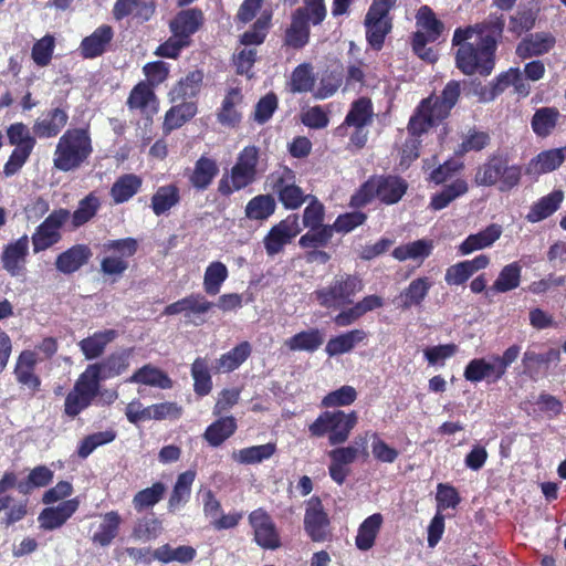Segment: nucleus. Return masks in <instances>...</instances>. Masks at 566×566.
I'll list each match as a JSON object with an SVG mask.
<instances>
[{"mask_svg":"<svg viewBox=\"0 0 566 566\" xmlns=\"http://www.w3.org/2000/svg\"><path fill=\"white\" fill-rule=\"evenodd\" d=\"M472 31L473 28H457L453 32L452 45L458 46L455 66L464 75L488 76L495 66V42L491 38L481 40L479 36L471 42Z\"/></svg>","mask_w":566,"mask_h":566,"instance_id":"f257e3e1","label":"nucleus"},{"mask_svg":"<svg viewBox=\"0 0 566 566\" xmlns=\"http://www.w3.org/2000/svg\"><path fill=\"white\" fill-rule=\"evenodd\" d=\"M461 96V83L449 81L440 95L431 94L421 99L408 123V132L413 137H420L430 128L439 125L449 117L452 108Z\"/></svg>","mask_w":566,"mask_h":566,"instance_id":"f03ea898","label":"nucleus"},{"mask_svg":"<svg viewBox=\"0 0 566 566\" xmlns=\"http://www.w3.org/2000/svg\"><path fill=\"white\" fill-rule=\"evenodd\" d=\"M357 421L358 416L355 411H324L310 424L308 431L311 436L317 438L327 436L329 444L337 446L347 441Z\"/></svg>","mask_w":566,"mask_h":566,"instance_id":"7ed1b4c3","label":"nucleus"},{"mask_svg":"<svg viewBox=\"0 0 566 566\" xmlns=\"http://www.w3.org/2000/svg\"><path fill=\"white\" fill-rule=\"evenodd\" d=\"M398 0H373L364 19L366 41L368 45L380 51L387 35L394 27L390 11L396 8Z\"/></svg>","mask_w":566,"mask_h":566,"instance_id":"20e7f679","label":"nucleus"},{"mask_svg":"<svg viewBox=\"0 0 566 566\" xmlns=\"http://www.w3.org/2000/svg\"><path fill=\"white\" fill-rule=\"evenodd\" d=\"M407 190L405 180L398 177H373L367 180L352 196L350 205L353 207H363L369 203L374 198L391 205L398 202Z\"/></svg>","mask_w":566,"mask_h":566,"instance_id":"39448f33","label":"nucleus"},{"mask_svg":"<svg viewBox=\"0 0 566 566\" xmlns=\"http://www.w3.org/2000/svg\"><path fill=\"white\" fill-rule=\"evenodd\" d=\"M417 24L423 31H417L412 35V50L422 60L434 62L437 55L431 48H427L429 42H436L444 31V24L439 20L433 10L424 4L417 12Z\"/></svg>","mask_w":566,"mask_h":566,"instance_id":"423d86ee","label":"nucleus"},{"mask_svg":"<svg viewBox=\"0 0 566 566\" xmlns=\"http://www.w3.org/2000/svg\"><path fill=\"white\" fill-rule=\"evenodd\" d=\"M521 179V168L518 166H510L501 156L490 158L484 165L479 167L475 174V182L479 186H494L499 185L500 191H509Z\"/></svg>","mask_w":566,"mask_h":566,"instance_id":"0eeeda50","label":"nucleus"},{"mask_svg":"<svg viewBox=\"0 0 566 566\" xmlns=\"http://www.w3.org/2000/svg\"><path fill=\"white\" fill-rule=\"evenodd\" d=\"M99 384L97 382V368L87 366L76 379L73 389L67 394L64 401V412L75 418L83 410L88 408L97 396Z\"/></svg>","mask_w":566,"mask_h":566,"instance_id":"6e6552de","label":"nucleus"},{"mask_svg":"<svg viewBox=\"0 0 566 566\" xmlns=\"http://www.w3.org/2000/svg\"><path fill=\"white\" fill-rule=\"evenodd\" d=\"M258 150L254 146H247L232 167L230 175L223 176L219 182V191L222 195H231L252 184L255 179Z\"/></svg>","mask_w":566,"mask_h":566,"instance_id":"1a4fd4ad","label":"nucleus"},{"mask_svg":"<svg viewBox=\"0 0 566 566\" xmlns=\"http://www.w3.org/2000/svg\"><path fill=\"white\" fill-rule=\"evenodd\" d=\"M360 287L356 277L337 275L328 287L317 290L313 295L322 306L336 308L352 303V297Z\"/></svg>","mask_w":566,"mask_h":566,"instance_id":"9d476101","label":"nucleus"},{"mask_svg":"<svg viewBox=\"0 0 566 566\" xmlns=\"http://www.w3.org/2000/svg\"><path fill=\"white\" fill-rule=\"evenodd\" d=\"M269 182L285 208L296 209L305 201V195L295 182V174L289 167L282 166L272 172Z\"/></svg>","mask_w":566,"mask_h":566,"instance_id":"9b49d317","label":"nucleus"},{"mask_svg":"<svg viewBox=\"0 0 566 566\" xmlns=\"http://www.w3.org/2000/svg\"><path fill=\"white\" fill-rule=\"evenodd\" d=\"M373 116L374 108L370 98L359 97L352 103L344 123L337 127L336 132L339 136H344V130L353 128L350 142H365L367 136H360V134L367 125L371 124Z\"/></svg>","mask_w":566,"mask_h":566,"instance_id":"f8f14e48","label":"nucleus"},{"mask_svg":"<svg viewBox=\"0 0 566 566\" xmlns=\"http://www.w3.org/2000/svg\"><path fill=\"white\" fill-rule=\"evenodd\" d=\"M301 230L298 217L296 214L290 216L272 227L263 239L268 255L273 256L280 253L284 247L301 232Z\"/></svg>","mask_w":566,"mask_h":566,"instance_id":"ddd939ff","label":"nucleus"},{"mask_svg":"<svg viewBox=\"0 0 566 566\" xmlns=\"http://www.w3.org/2000/svg\"><path fill=\"white\" fill-rule=\"evenodd\" d=\"M249 523L253 530L255 543L265 549L280 547V535L271 516L263 510L256 509L249 514Z\"/></svg>","mask_w":566,"mask_h":566,"instance_id":"4468645a","label":"nucleus"},{"mask_svg":"<svg viewBox=\"0 0 566 566\" xmlns=\"http://www.w3.org/2000/svg\"><path fill=\"white\" fill-rule=\"evenodd\" d=\"M70 218L66 209L53 211L36 229L32 237L34 252L43 251L56 243L61 226Z\"/></svg>","mask_w":566,"mask_h":566,"instance_id":"2eb2a0df","label":"nucleus"},{"mask_svg":"<svg viewBox=\"0 0 566 566\" xmlns=\"http://www.w3.org/2000/svg\"><path fill=\"white\" fill-rule=\"evenodd\" d=\"M304 528L314 542H325L329 537V520L317 497H312L307 502Z\"/></svg>","mask_w":566,"mask_h":566,"instance_id":"dca6fc26","label":"nucleus"},{"mask_svg":"<svg viewBox=\"0 0 566 566\" xmlns=\"http://www.w3.org/2000/svg\"><path fill=\"white\" fill-rule=\"evenodd\" d=\"M126 105L130 112H138L151 119L158 112L159 101L149 83L138 82L130 91Z\"/></svg>","mask_w":566,"mask_h":566,"instance_id":"f3484780","label":"nucleus"},{"mask_svg":"<svg viewBox=\"0 0 566 566\" xmlns=\"http://www.w3.org/2000/svg\"><path fill=\"white\" fill-rule=\"evenodd\" d=\"M205 23V14L199 8L184 9L169 21L171 34L191 42V36Z\"/></svg>","mask_w":566,"mask_h":566,"instance_id":"a211bd4d","label":"nucleus"},{"mask_svg":"<svg viewBox=\"0 0 566 566\" xmlns=\"http://www.w3.org/2000/svg\"><path fill=\"white\" fill-rule=\"evenodd\" d=\"M28 254L29 239L27 235H23L3 249L1 254L3 269L11 276L24 275Z\"/></svg>","mask_w":566,"mask_h":566,"instance_id":"6ab92c4d","label":"nucleus"},{"mask_svg":"<svg viewBox=\"0 0 566 566\" xmlns=\"http://www.w3.org/2000/svg\"><path fill=\"white\" fill-rule=\"evenodd\" d=\"M556 44L553 33L539 31L525 35L516 45L515 53L521 60L542 56L548 53Z\"/></svg>","mask_w":566,"mask_h":566,"instance_id":"aec40b11","label":"nucleus"},{"mask_svg":"<svg viewBox=\"0 0 566 566\" xmlns=\"http://www.w3.org/2000/svg\"><path fill=\"white\" fill-rule=\"evenodd\" d=\"M92 153L91 144H57L54 166L62 171L78 167Z\"/></svg>","mask_w":566,"mask_h":566,"instance_id":"412c9836","label":"nucleus"},{"mask_svg":"<svg viewBox=\"0 0 566 566\" xmlns=\"http://www.w3.org/2000/svg\"><path fill=\"white\" fill-rule=\"evenodd\" d=\"M69 114L65 108L55 107L38 118L32 127L35 137L41 139L54 138L65 127Z\"/></svg>","mask_w":566,"mask_h":566,"instance_id":"4be33fe9","label":"nucleus"},{"mask_svg":"<svg viewBox=\"0 0 566 566\" xmlns=\"http://www.w3.org/2000/svg\"><path fill=\"white\" fill-rule=\"evenodd\" d=\"M114 38V30L108 24H102L85 36L80 44V53L84 59H95L103 55Z\"/></svg>","mask_w":566,"mask_h":566,"instance_id":"5701e85b","label":"nucleus"},{"mask_svg":"<svg viewBox=\"0 0 566 566\" xmlns=\"http://www.w3.org/2000/svg\"><path fill=\"white\" fill-rule=\"evenodd\" d=\"M133 352V348H122L108 355L101 363L91 364L90 366L97 368V382L99 384L102 379L114 378L125 373L130 365Z\"/></svg>","mask_w":566,"mask_h":566,"instance_id":"b1692460","label":"nucleus"},{"mask_svg":"<svg viewBox=\"0 0 566 566\" xmlns=\"http://www.w3.org/2000/svg\"><path fill=\"white\" fill-rule=\"evenodd\" d=\"M539 12L541 6L537 0L521 3L516 12L510 17L509 31L517 36L531 31L536 24Z\"/></svg>","mask_w":566,"mask_h":566,"instance_id":"393cba45","label":"nucleus"},{"mask_svg":"<svg viewBox=\"0 0 566 566\" xmlns=\"http://www.w3.org/2000/svg\"><path fill=\"white\" fill-rule=\"evenodd\" d=\"M120 524L122 516L117 511H109L99 515V522L91 525L93 531L92 542L101 547L109 546L118 535Z\"/></svg>","mask_w":566,"mask_h":566,"instance_id":"a878e982","label":"nucleus"},{"mask_svg":"<svg viewBox=\"0 0 566 566\" xmlns=\"http://www.w3.org/2000/svg\"><path fill=\"white\" fill-rule=\"evenodd\" d=\"M312 23L291 13L290 24L285 28L282 35V46L292 50H302L311 39Z\"/></svg>","mask_w":566,"mask_h":566,"instance_id":"bb28decb","label":"nucleus"},{"mask_svg":"<svg viewBox=\"0 0 566 566\" xmlns=\"http://www.w3.org/2000/svg\"><path fill=\"white\" fill-rule=\"evenodd\" d=\"M502 234V227L493 223L478 233L470 234L459 247L461 255H469L475 251L483 250L493 245Z\"/></svg>","mask_w":566,"mask_h":566,"instance_id":"cd10ccee","label":"nucleus"},{"mask_svg":"<svg viewBox=\"0 0 566 566\" xmlns=\"http://www.w3.org/2000/svg\"><path fill=\"white\" fill-rule=\"evenodd\" d=\"M76 499L67 500L57 506L44 509L39 515V522L44 530H55L62 526L77 510Z\"/></svg>","mask_w":566,"mask_h":566,"instance_id":"c85d7f7f","label":"nucleus"},{"mask_svg":"<svg viewBox=\"0 0 566 566\" xmlns=\"http://www.w3.org/2000/svg\"><path fill=\"white\" fill-rule=\"evenodd\" d=\"M198 112L196 102H179L171 106L165 114L163 123V132L165 135L170 134L182 127L186 123L191 120Z\"/></svg>","mask_w":566,"mask_h":566,"instance_id":"c756f323","label":"nucleus"},{"mask_svg":"<svg viewBox=\"0 0 566 566\" xmlns=\"http://www.w3.org/2000/svg\"><path fill=\"white\" fill-rule=\"evenodd\" d=\"M502 377L494 356H491L489 359H472L464 369V378L471 382H479L484 379L497 381Z\"/></svg>","mask_w":566,"mask_h":566,"instance_id":"7c9ffc66","label":"nucleus"},{"mask_svg":"<svg viewBox=\"0 0 566 566\" xmlns=\"http://www.w3.org/2000/svg\"><path fill=\"white\" fill-rule=\"evenodd\" d=\"M366 338L367 333L363 329H352L342 333L328 339L325 346V353L329 357L347 354Z\"/></svg>","mask_w":566,"mask_h":566,"instance_id":"2f4dec72","label":"nucleus"},{"mask_svg":"<svg viewBox=\"0 0 566 566\" xmlns=\"http://www.w3.org/2000/svg\"><path fill=\"white\" fill-rule=\"evenodd\" d=\"M91 256L92 252L87 245L76 244L56 258L55 266L57 271L71 274L87 263Z\"/></svg>","mask_w":566,"mask_h":566,"instance_id":"473e14b6","label":"nucleus"},{"mask_svg":"<svg viewBox=\"0 0 566 566\" xmlns=\"http://www.w3.org/2000/svg\"><path fill=\"white\" fill-rule=\"evenodd\" d=\"M203 81V73L199 70L189 72L185 77L180 78L169 92L171 103L188 102L200 92Z\"/></svg>","mask_w":566,"mask_h":566,"instance_id":"72a5a7b5","label":"nucleus"},{"mask_svg":"<svg viewBox=\"0 0 566 566\" xmlns=\"http://www.w3.org/2000/svg\"><path fill=\"white\" fill-rule=\"evenodd\" d=\"M130 384H139L160 389H169L172 387V380L169 376L158 367L147 364L137 369L128 379Z\"/></svg>","mask_w":566,"mask_h":566,"instance_id":"f704fd0d","label":"nucleus"},{"mask_svg":"<svg viewBox=\"0 0 566 566\" xmlns=\"http://www.w3.org/2000/svg\"><path fill=\"white\" fill-rule=\"evenodd\" d=\"M566 159V146L537 155L526 167V174L538 176L555 170Z\"/></svg>","mask_w":566,"mask_h":566,"instance_id":"c9c22d12","label":"nucleus"},{"mask_svg":"<svg viewBox=\"0 0 566 566\" xmlns=\"http://www.w3.org/2000/svg\"><path fill=\"white\" fill-rule=\"evenodd\" d=\"M433 241L420 239L401 244L392 251V256L400 261L412 260L421 264L433 251Z\"/></svg>","mask_w":566,"mask_h":566,"instance_id":"e433bc0d","label":"nucleus"},{"mask_svg":"<svg viewBox=\"0 0 566 566\" xmlns=\"http://www.w3.org/2000/svg\"><path fill=\"white\" fill-rule=\"evenodd\" d=\"M382 523L384 517L380 513H374L361 522L355 537V545L359 551L373 548Z\"/></svg>","mask_w":566,"mask_h":566,"instance_id":"4c0bfd02","label":"nucleus"},{"mask_svg":"<svg viewBox=\"0 0 566 566\" xmlns=\"http://www.w3.org/2000/svg\"><path fill=\"white\" fill-rule=\"evenodd\" d=\"M135 12V17L148 21L155 13V6L143 0H116L112 10L115 20L120 21Z\"/></svg>","mask_w":566,"mask_h":566,"instance_id":"58836bf2","label":"nucleus"},{"mask_svg":"<svg viewBox=\"0 0 566 566\" xmlns=\"http://www.w3.org/2000/svg\"><path fill=\"white\" fill-rule=\"evenodd\" d=\"M432 281L427 276H421L412 280L409 285L400 293L398 300L399 306L407 310L412 306H419L427 297Z\"/></svg>","mask_w":566,"mask_h":566,"instance_id":"ea45409f","label":"nucleus"},{"mask_svg":"<svg viewBox=\"0 0 566 566\" xmlns=\"http://www.w3.org/2000/svg\"><path fill=\"white\" fill-rule=\"evenodd\" d=\"M323 343V333L318 328H308L285 339L284 346L291 352L314 353Z\"/></svg>","mask_w":566,"mask_h":566,"instance_id":"a19ab883","label":"nucleus"},{"mask_svg":"<svg viewBox=\"0 0 566 566\" xmlns=\"http://www.w3.org/2000/svg\"><path fill=\"white\" fill-rule=\"evenodd\" d=\"M116 336L117 333L114 329L97 332L82 339L78 346L86 359H95L103 354L106 346L113 342Z\"/></svg>","mask_w":566,"mask_h":566,"instance_id":"79ce46f5","label":"nucleus"},{"mask_svg":"<svg viewBox=\"0 0 566 566\" xmlns=\"http://www.w3.org/2000/svg\"><path fill=\"white\" fill-rule=\"evenodd\" d=\"M560 117L556 107L537 108L532 117L531 126L533 132L541 138H546L552 134Z\"/></svg>","mask_w":566,"mask_h":566,"instance_id":"37998d69","label":"nucleus"},{"mask_svg":"<svg viewBox=\"0 0 566 566\" xmlns=\"http://www.w3.org/2000/svg\"><path fill=\"white\" fill-rule=\"evenodd\" d=\"M243 101V95L239 87L230 88L222 102V106L218 113V119L221 124L234 127L241 122V114L237 111V106Z\"/></svg>","mask_w":566,"mask_h":566,"instance_id":"c03bdc74","label":"nucleus"},{"mask_svg":"<svg viewBox=\"0 0 566 566\" xmlns=\"http://www.w3.org/2000/svg\"><path fill=\"white\" fill-rule=\"evenodd\" d=\"M153 556L156 560L163 564H169L172 562L188 564L196 558L197 551L189 545H180L178 547H172L169 544H165L157 547L154 551Z\"/></svg>","mask_w":566,"mask_h":566,"instance_id":"a18cd8bd","label":"nucleus"},{"mask_svg":"<svg viewBox=\"0 0 566 566\" xmlns=\"http://www.w3.org/2000/svg\"><path fill=\"white\" fill-rule=\"evenodd\" d=\"M252 348L249 342H242L216 361V370L231 373L238 369L251 355Z\"/></svg>","mask_w":566,"mask_h":566,"instance_id":"49530a36","label":"nucleus"},{"mask_svg":"<svg viewBox=\"0 0 566 566\" xmlns=\"http://www.w3.org/2000/svg\"><path fill=\"white\" fill-rule=\"evenodd\" d=\"M564 199L562 190H555L547 196L541 198L534 203L526 218L530 222H538L553 214L560 206Z\"/></svg>","mask_w":566,"mask_h":566,"instance_id":"de8ad7c7","label":"nucleus"},{"mask_svg":"<svg viewBox=\"0 0 566 566\" xmlns=\"http://www.w3.org/2000/svg\"><path fill=\"white\" fill-rule=\"evenodd\" d=\"M218 171L217 163L211 158L202 156L195 165L190 182L197 190H205L210 186Z\"/></svg>","mask_w":566,"mask_h":566,"instance_id":"09e8293b","label":"nucleus"},{"mask_svg":"<svg viewBox=\"0 0 566 566\" xmlns=\"http://www.w3.org/2000/svg\"><path fill=\"white\" fill-rule=\"evenodd\" d=\"M522 266L517 262L505 265L490 287V292L506 293L520 286Z\"/></svg>","mask_w":566,"mask_h":566,"instance_id":"8fccbe9b","label":"nucleus"},{"mask_svg":"<svg viewBox=\"0 0 566 566\" xmlns=\"http://www.w3.org/2000/svg\"><path fill=\"white\" fill-rule=\"evenodd\" d=\"M195 479L196 472L193 470H188L178 475L168 501V509L170 511H175L188 502Z\"/></svg>","mask_w":566,"mask_h":566,"instance_id":"3c124183","label":"nucleus"},{"mask_svg":"<svg viewBox=\"0 0 566 566\" xmlns=\"http://www.w3.org/2000/svg\"><path fill=\"white\" fill-rule=\"evenodd\" d=\"M142 186V179L134 174L120 176L112 186L111 196L115 203L128 201Z\"/></svg>","mask_w":566,"mask_h":566,"instance_id":"603ef678","label":"nucleus"},{"mask_svg":"<svg viewBox=\"0 0 566 566\" xmlns=\"http://www.w3.org/2000/svg\"><path fill=\"white\" fill-rule=\"evenodd\" d=\"M271 25L272 13L270 11H264L251 28L240 36V42L247 46L262 44L266 39Z\"/></svg>","mask_w":566,"mask_h":566,"instance_id":"864d4df0","label":"nucleus"},{"mask_svg":"<svg viewBox=\"0 0 566 566\" xmlns=\"http://www.w3.org/2000/svg\"><path fill=\"white\" fill-rule=\"evenodd\" d=\"M275 452L274 443L243 448L232 453V459L241 464H256L270 459Z\"/></svg>","mask_w":566,"mask_h":566,"instance_id":"5fc2aeb1","label":"nucleus"},{"mask_svg":"<svg viewBox=\"0 0 566 566\" xmlns=\"http://www.w3.org/2000/svg\"><path fill=\"white\" fill-rule=\"evenodd\" d=\"M191 377L193 379V390L198 396H207L212 389V378L209 364L206 358L198 357L191 365Z\"/></svg>","mask_w":566,"mask_h":566,"instance_id":"6e6d98bb","label":"nucleus"},{"mask_svg":"<svg viewBox=\"0 0 566 566\" xmlns=\"http://www.w3.org/2000/svg\"><path fill=\"white\" fill-rule=\"evenodd\" d=\"M237 429L235 419L231 416L223 417L211 423L206 432L205 439L212 446L218 447L230 436L234 433Z\"/></svg>","mask_w":566,"mask_h":566,"instance_id":"4d7b16f0","label":"nucleus"},{"mask_svg":"<svg viewBox=\"0 0 566 566\" xmlns=\"http://www.w3.org/2000/svg\"><path fill=\"white\" fill-rule=\"evenodd\" d=\"M505 27V20L502 14H490L489 19L474 25H468L467 28H473L472 34L479 36L481 40L491 38L495 42V49H497V41L502 38Z\"/></svg>","mask_w":566,"mask_h":566,"instance_id":"13d9d810","label":"nucleus"},{"mask_svg":"<svg viewBox=\"0 0 566 566\" xmlns=\"http://www.w3.org/2000/svg\"><path fill=\"white\" fill-rule=\"evenodd\" d=\"M179 189L175 185L159 187L151 197V208L156 216L164 214L179 202Z\"/></svg>","mask_w":566,"mask_h":566,"instance_id":"bf43d9fd","label":"nucleus"},{"mask_svg":"<svg viewBox=\"0 0 566 566\" xmlns=\"http://www.w3.org/2000/svg\"><path fill=\"white\" fill-rule=\"evenodd\" d=\"M293 14L312 23L313 27L321 25L327 17L325 0H303V6L296 8Z\"/></svg>","mask_w":566,"mask_h":566,"instance_id":"052dcab7","label":"nucleus"},{"mask_svg":"<svg viewBox=\"0 0 566 566\" xmlns=\"http://www.w3.org/2000/svg\"><path fill=\"white\" fill-rule=\"evenodd\" d=\"M275 210V201L270 195H259L245 206V217L250 220H265Z\"/></svg>","mask_w":566,"mask_h":566,"instance_id":"680f3d73","label":"nucleus"},{"mask_svg":"<svg viewBox=\"0 0 566 566\" xmlns=\"http://www.w3.org/2000/svg\"><path fill=\"white\" fill-rule=\"evenodd\" d=\"M468 191V182L464 179L458 178L450 185L446 186L441 192L434 195L431 199V208L441 210L446 208L451 201L464 195Z\"/></svg>","mask_w":566,"mask_h":566,"instance_id":"e2e57ef3","label":"nucleus"},{"mask_svg":"<svg viewBox=\"0 0 566 566\" xmlns=\"http://www.w3.org/2000/svg\"><path fill=\"white\" fill-rule=\"evenodd\" d=\"M227 266L219 261L208 265L203 276V289L209 295H217L228 277Z\"/></svg>","mask_w":566,"mask_h":566,"instance_id":"0e129e2a","label":"nucleus"},{"mask_svg":"<svg viewBox=\"0 0 566 566\" xmlns=\"http://www.w3.org/2000/svg\"><path fill=\"white\" fill-rule=\"evenodd\" d=\"M54 49L55 38L48 33L34 42L31 49V57L38 66H48L52 61Z\"/></svg>","mask_w":566,"mask_h":566,"instance_id":"69168bd1","label":"nucleus"},{"mask_svg":"<svg viewBox=\"0 0 566 566\" xmlns=\"http://www.w3.org/2000/svg\"><path fill=\"white\" fill-rule=\"evenodd\" d=\"M165 491V485L161 482H157L150 488L137 492L133 499L135 510L140 512L145 509L153 507L163 499Z\"/></svg>","mask_w":566,"mask_h":566,"instance_id":"338daca9","label":"nucleus"},{"mask_svg":"<svg viewBox=\"0 0 566 566\" xmlns=\"http://www.w3.org/2000/svg\"><path fill=\"white\" fill-rule=\"evenodd\" d=\"M163 532L161 522L157 518H140L135 523L132 532L134 539L147 543L156 539Z\"/></svg>","mask_w":566,"mask_h":566,"instance_id":"774afa93","label":"nucleus"}]
</instances>
